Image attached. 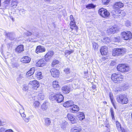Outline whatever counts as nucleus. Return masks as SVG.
Here are the masks:
<instances>
[{"label": "nucleus", "mask_w": 132, "mask_h": 132, "mask_svg": "<svg viewBox=\"0 0 132 132\" xmlns=\"http://www.w3.org/2000/svg\"><path fill=\"white\" fill-rule=\"evenodd\" d=\"M116 100L118 102L122 104H126L128 102V99L127 96L123 94L117 95Z\"/></svg>", "instance_id": "f257e3e1"}, {"label": "nucleus", "mask_w": 132, "mask_h": 132, "mask_svg": "<svg viewBox=\"0 0 132 132\" xmlns=\"http://www.w3.org/2000/svg\"><path fill=\"white\" fill-rule=\"evenodd\" d=\"M126 52V49L123 48H117L114 49L112 52L113 56H118L120 54H123Z\"/></svg>", "instance_id": "f03ea898"}, {"label": "nucleus", "mask_w": 132, "mask_h": 132, "mask_svg": "<svg viewBox=\"0 0 132 132\" xmlns=\"http://www.w3.org/2000/svg\"><path fill=\"white\" fill-rule=\"evenodd\" d=\"M117 68L118 71L123 72H127L130 69L128 66L124 64H119L117 66Z\"/></svg>", "instance_id": "7ed1b4c3"}, {"label": "nucleus", "mask_w": 132, "mask_h": 132, "mask_svg": "<svg viewBox=\"0 0 132 132\" xmlns=\"http://www.w3.org/2000/svg\"><path fill=\"white\" fill-rule=\"evenodd\" d=\"M123 78V77L120 74H117L116 73H114L112 75L111 79L114 81H117L116 82H119L122 80V79Z\"/></svg>", "instance_id": "20e7f679"}, {"label": "nucleus", "mask_w": 132, "mask_h": 132, "mask_svg": "<svg viewBox=\"0 0 132 132\" xmlns=\"http://www.w3.org/2000/svg\"><path fill=\"white\" fill-rule=\"evenodd\" d=\"M98 13L101 16L104 18H107L110 15V13L107 10L103 8L99 10Z\"/></svg>", "instance_id": "39448f33"}, {"label": "nucleus", "mask_w": 132, "mask_h": 132, "mask_svg": "<svg viewBox=\"0 0 132 132\" xmlns=\"http://www.w3.org/2000/svg\"><path fill=\"white\" fill-rule=\"evenodd\" d=\"M121 35L122 38L126 40L130 39L132 37V34L129 31H123Z\"/></svg>", "instance_id": "423d86ee"}, {"label": "nucleus", "mask_w": 132, "mask_h": 132, "mask_svg": "<svg viewBox=\"0 0 132 132\" xmlns=\"http://www.w3.org/2000/svg\"><path fill=\"white\" fill-rule=\"evenodd\" d=\"M46 62V59L43 58L40 59L36 64V65L37 67H42L45 66Z\"/></svg>", "instance_id": "0eeeda50"}, {"label": "nucleus", "mask_w": 132, "mask_h": 132, "mask_svg": "<svg viewBox=\"0 0 132 132\" xmlns=\"http://www.w3.org/2000/svg\"><path fill=\"white\" fill-rule=\"evenodd\" d=\"M28 84L34 89H37L39 85V82L36 80L30 81Z\"/></svg>", "instance_id": "6e6552de"}, {"label": "nucleus", "mask_w": 132, "mask_h": 132, "mask_svg": "<svg viewBox=\"0 0 132 132\" xmlns=\"http://www.w3.org/2000/svg\"><path fill=\"white\" fill-rule=\"evenodd\" d=\"M50 72L52 76L55 78H58L59 76L60 72L56 69H52L50 70Z\"/></svg>", "instance_id": "1a4fd4ad"}, {"label": "nucleus", "mask_w": 132, "mask_h": 132, "mask_svg": "<svg viewBox=\"0 0 132 132\" xmlns=\"http://www.w3.org/2000/svg\"><path fill=\"white\" fill-rule=\"evenodd\" d=\"M71 22L70 23V28L72 30H74L75 31L77 32L78 30V28L77 27L76 23L74 19L70 20Z\"/></svg>", "instance_id": "9d476101"}, {"label": "nucleus", "mask_w": 132, "mask_h": 132, "mask_svg": "<svg viewBox=\"0 0 132 132\" xmlns=\"http://www.w3.org/2000/svg\"><path fill=\"white\" fill-rule=\"evenodd\" d=\"M124 6L123 3L121 2H118L116 3L114 5L113 7L115 11L120 10H119L120 8Z\"/></svg>", "instance_id": "9b49d317"}, {"label": "nucleus", "mask_w": 132, "mask_h": 132, "mask_svg": "<svg viewBox=\"0 0 132 132\" xmlns=\"http://www.w3.org/2000/svg\"><path fill=\"white\" fill-rule=\"evenodd\" d=\"M67 117L69 120L70 121L72 124H74L76 122V120L75 117H73L72 114H68Z\"/></svg>", "instance_id": "f8f14e48"}, {"label": "nucleus", "mask_w": 132, "mask_h": 132, "mask_svg": "<svg viewBox=\"0 0 132 132\" xmlns=\"http://www.w3.org/2000/svg\"><path fill=\"white\" fill-rule=\"evenodd\" d=\"M45 49L44 47L40 46H39L37 47L35 52L37 53L38 54L39 53H42L45 52Z\"/></svg>", "instance_id": "ddd939ff"}, {"label": "nucleus", "mask_w": 132, "mask_h": 132, "mask_svg": "<svg viewBox=\"0 0 132 132\" xmlns=\"http://www.w3.org/2000/svg\"><path fill=\"white\" fill-rule=\"evenodd\" d=\"M56 101L58 103H61L63 100L64 97L61 94L57 93L56 96Z\"/></svg>", "instance_id": "4468645a"}, {"label": "nucleus", "mask_w": 132, "mask_h": 132, "mask_svg": "<svg viewBox=\"0 0 132 132\" xmlns=\"http://www.w3.org/2000/svg\"><path fill=\"white\" fill-rule=\"evenodd\" d=\"M63 92L64 93H68L70 92V88L69 86H65L62 88Z\"/></svg>", "instance_id": "2eb2a0df"}, {"label": "nucleus", "mask_w": 132, "mask_h": 132, "mask_svg": "<svg viewBox=\"0 0 132 132\" xmlns=\"http://www.w3.org/2000/svg\"><path fill=\"white\" fill-rule=\"evenodd\" d=\"M117 29V28L114 26H113L109 28L107 30V32L109 34H114Z\"/></svg>", "instance_id": "dca6fc26"}, {"label": "nucleus", "mask_w": 132, "mask_h": 132, "mask_svg": "<svg viewBox=\"0 0 132 132\" xmlns=\"http://www.w3.org/2000/svg\"><path fill=\"white\" fill-rule=\"evenodd\" d=\"M31 60L30 58L27 56H25L21 59V62L23 63H28L30 62Z\"/></svg>", "instance_id": "f3484780"}, {"label": "nucleus", "mask_w": 132, "mask_h": 132, "mask_svg": "<svg viewBox=\"0 0 132 132\" xmlns=\"http://www.w3.org/2000/svg\"><path fill=\"white\" fill-rule=\"evenodd\" d=\"M108 51V48L106 46L102 47L100 49V52L102 55H106Z\"/></svg>", "instance_id": "a211bd4d"}, {"label": "nucleus", "mask_w": 132, "mask_h": 132, "mask_svg": "<svg viewBox=\"0 0 132 132\" xmlns=\"http://www.w3.org/2000/svg\"><path fill=\"white\" fill-rule=\"evenodd\" d=\"M73 103L72 101H69L64 103L63 104V105L65 107H68L72 106L73 105Z\"/></svg>", "instance_id": "6ab92c4d"}, {"label": "nucleus", "mask_w": 132, "mask_h": 132, "mask_svg": "<svg viewBox=\"0 0 132 132\" xmlns=\"http://www.w3.org/2000/svg\"><path fill=\"white\" fill-rule=\"evenodd\" d=\"M15 51L18 53H20L24 51V47L22 45L18 46L15 49Z\"/></svg>", "instance_id": "aec40b11"}, {"label": "nucleus", "mask_w": 132, "mask_h": 132, "mask_svg": "<svg viewBox=\"0 0 132 132\" xmlns=\"http://www.w3.org/2000/svg\"><path fill=\"white\" fill-rule=\"evenodd\" d=\"M34 72V68H32L30 70L28 71L26 74V76L27 77H29L32 75Z\"/></svg>", "instance_id": "412c9836"}, {"label": "nucleus", "mask_w": 132, "mask_h": 132, "mask_svg": "<svg viewBox=\"0 0 132 132\" xmlns=\"http://www.w3.org/2000/svg\"><path fill=\"white\" fill-rule=\"evenodd\" d=\"M117 128L119 132H123L124 129L121 127L120 123L118 121L116 122Z\"/></svg>", "instance_id": "4be33fe9"}, {"label": "nucleus", "mask_w": 132, "mask_h": 132, "mask_svg": "<svg viewBox=\"0 0 132 132\" xmlns=\"http://www.w3.org/2000/svg\"><path fill=\"white\" fill-rule=\"evenodd\" d=\"M57 93H52L50 94L49 96V99L51 100H55L56 98V96H57Z\"/></svg>", "instance_id": "5701e85b"}, {"label": "nucleus", "mask_w": 132, "mask_h": 132, "mask_svg": "<svg viewBox=\"0 0 132 132\" xmlns=\"http://www.w3.org/2000/svg\"><path fill=\"white\" fill-rule=\"evenodd\" d=\"M109 96L111 100V102L114 107L116 109V106L115 105V102L114 100L113 96V94L111 93H110L109 94Z\"/></svg>", "instance_id": "b1692460"}, {"label": "nucleus", "mask_w": 132, "mask_h": 132, "mask_svg": "<svg viewBox=\"0 0 132 132\" xmlns=\"http://www.w3.org/2000/svg\"><path fill=\"white\" fill-rule=\"evenodd\" d=\"M54 54V52L53 51H50L46 54L45 56V58H50Z\"/></svg>", "instance_id": "393cba45"}, {"label": "nucleus", "mask_w": 132, "mask_h": 132, "mask_svg": "<svg viewBox=\"0 0 132 132\" xmlns=\"http://www.w3.org/2000/svg\"><path fill=\"white\" fill-rule=\"evenodd\" d=\"M72 108L71 110L72 111L71 112H76L79 110V107L78 106L75 105L73 104V105H72Z\"/></svg>", "instance_id": "a878e982"}, {"label": "nucleus", "mask_w": 132, "mask_h": 132, "mask_svg": "<svg viewBox=\"0 0 132 132\" xmlns=\"http://www.w3.org/2000/svg\"><path fill=\"white\" fill-rule=\"evenodd\" d=\"M115 14H120L119 15V16H124L125 15V13L123 11H121L120 10H117V11H115Z\"/></svg>", "instance_id": "bb28decb"}, {"label": "nucleus", "mask_w": 132, "mask_h": 132, "mask_svg": "<svg viewBox=\"0 0 132 132\" xmlns=\"http://www.w3.org/2000/svg\"><path fill=\"white\" fill-rule=\"evenodd\" d=\"M81 130V129L78 127H75L71 130V132H80Z\"/></svg>", "instance_id": "cd10ccee"}, {"label": "nucleus", "mask_w": 132, "mask_h": 132, "mask_svg": "<svg viewBox=\"0 0 132 132\" xmlns=\"http://www.w3.org/2000/svg\"><path fill=\"white\" fill-rule=\"evenodd\" d=\"M36 77L39 79H42L43 77V76L42 74V72H37L35 73Z\"/></svg>", "instance_id": "c85d7f7f"}, {"label": "nucleus", "mask_w": 132, "mask_h": 132, "mask_svg": "<svg viewBox=\"0 0 132 132\" xmlns=\"http://www.w3.org/2000/svg\"><path fill=\"white\" fill-rule=\"evenodd\" d=\"M18 3L17 1H12L11 6L13 9L17 7Z\"/></svg>", "instance_id": "c756f323"}, {"label": "nucleus", "mask_w": 132, "mask_h": 132, "mask_svg": "<svg viewBox=\"0 0 132 132\" xmlns=\"http://www.w3.org/2000/svg\"><path fill=\"white\" fill-rule=\"evenodd\" d=\"M53 86L54 88L60 87L58 82L57 81H54L53 82Z\"/></svg>", "instance_id": "7c9ffc66"}, {"label": "nucleus", "mask_w": 132, "mask_h": 132, "mask_svg": "<svg viewBox=\"0 0 132 132\" xmlns=\"http://www.w3.org/2000/svg\"><path fill=\"white\" fill-rule=\"evenodd\" d=\"M33 105L36 109H38L40 106V103L37 101H35L33 102Z\"/></svg>", "instance_id": "2f4dec72"}, {"label": "nucleus", "mask_w": 132, "mask_h": 132, "mask_svg": "<svg viewBox=\"0 0 132 132\" xmlns=\"http://www.w3.org/2000/svg\"><path fill=\"white\" fill-rule=\"evenodd\" d=\"M6 35L7 37H9L10 38H11V39H13L14 36V34L11 32L7 33L6 34Z\"/></svg>", "instance_id": "473e14b6"}, {"label": "nucleus", "mask_w": 132, "mask_h": 132, "mask_svg": "<svg viewBox=\"0 0 132 132\" xmlns=\"http://www.w3.org/2000/svg\"><path fill=\"white\" fill-rule=\"evenodd\" d=\"M111 41V40L108 37H106L104 38L103 40V42L106 44L110 42Z\"/></svg>", "instance_id": "72a5a7b5"}, {"label": "nucleus", "mask_w": 132, "mask_h": 132, "mask_svg": "<svg viewBox=\"0 0 132 132\" xmlns=\"http://www.w3.org/2000/svg\"><path fill=\"white\" fill-rule=\"evenodd\" d=\"M38 99L39 100H43L44 99V96L42 93H40L38 95Z\"/></svg>", "instance_id": "f704fd0d"}, {"label": "nucleus", "mask_w": 132, "mask_h": 132, "mask_svg": "<svg viewBox=\"0 0 132 132\" xmlns=\"http://www.w3.org/2000/svg\"><path fill=\"white\" fill-rule=\"evenodd\" d=\"M45 124L48 126L50 125L51 122L50 120L48 118H46L45 120Z\"/></svg>", "instance_id": "c9c22d12"}, {"label": "nucleus", "mask_w": 132, "mask_h": 132, "mask_svg": "<svg viewBox=\"0 0 132 132\" xmlns=\"http://www.w3.org/2000/svg\"><path fill=\"white\" fill-rule=\"evenodd\" d=\"M120 38V37H114L112 38L111 39V41L112 42H117L119 41Z\"/></svg>", "instance_id": "e433bc0d"}, {"label": "nucleus", "mask_w": 132, "mask_h": 132, "mask_svg": "<svg viewBox=\"0 0 132 132\" xmlns=\"http://www.w3.org/2000/svg\"><path fill=\"white\" fill-rule=\"evenodd\" d=\"M94 6L92 4H88L86 5V7L88 9H91L94 7Z\"/></svg>", "instance_id": "4c0bfd02"}, {"label": "nucleus", "mask_w": 132, "mask_h": 132, "mask_svg": "<svg viewBox=\"0 0 132 132\" xmlns=\"http://www.w3.org/2000/svg\"><path fill=\"white\" fill-rule=\"evenodd\" d=\"M73 51L72 50H67L65 51L64 54L65 55H69L73 53Z\"/></svg>", "instance_id": "58836bf2"}, {"label": "nucleus", "mask_w": 132, "mask_h": 132, "mask_svg": "<svg viewBox=\"0 0 132 132\" xmlns=\"http://www.w3.org/2000/svg\"><path fill=\"white\" fill-rule=\"evenodd\" d=\"M79 114L81 116L80 119L81 120H83L85 118V115L84 113L82 112H79Z\"/></svg>", "instance_id": "ea45409f"}, {"label": "nucleus", "mask_w": 132, "mask_h": 132, "mask_svg": "<svg viewBox=\"0 0 132 132\" xmlns=\"http://www.w3.org/2000/svg\"><path fill=\"white\" fill-rule=\"evenodd\" d=\"M92 44L93 48H94L95 50H97L98 47V44L95 42L93 43Z\"/></svg>", "instance_id": "a19ab883"}, {"label": "nucleus", "mask_w": 132, "mask_h": 132, "mask_svg": "<svg viewBox=\"0 0 132 132\" xmlns=\"http://www.w3.org/2000/svg\"><path fill=\"white\" fill-rule=\"evenodd\" d=\"M111 115L112 119H114V111L111 108L110 109Z\"/></svg>", "instance_id": "79ce46f5"}, {"label": "nucleus", "mask_w": 132, "mask_h": 132, "mask_svg": "<svg viewBox=\"0 0 132 132\" xmlns=\"http://www.w3.org/2000/svg\"><path fill=\"white\" fill-rule=\"evenodd\" d=\"M125 25L127 27H129L131 26V23L129 20H126L125 23Z\"/></svg>", "instance_id": "37998d69"}, {"label": "nucleus", "mask_w": 132, "mask_h": 132, "mask_svg": "<svg viewBox=\"0 0 132 132\" xmlns=\"http://www.w3.org/2000/svg\"><path fill=\"white\" fill-rule=\"evenodd\" d=\"M59 63V61L57 60H54L52 63V66L53 67L55 64H58Z\"/></svg>", "instance_id": "c03bdc74"}, {"label": "nucleus", "mask_w": 132, "mask_h": 132, "mask_svg": "<svg viewBox=\"0 0 132 132\" xmlns=\"http://www.w3.org/2000/svg\"><path fill=\"white\" fill-rule=\"evenodd\" d=\"M47 106H46V104L43 103L42 105V109L43 110H46L47 109Z\"/></svg>", "instance_id": "a18cd8bd"}, {"label": "nucleus", "mask_w": 132, "mask_h": 132, "mask_svg": "<svg viewBox=\"0 0 132 132\" xmlns=\"http://www.w3.org/2000/svg\"><path fill=\"white\" fill-rule=\"evenodd\" d=\"M70 69L68 68H67L64 70V71L67 74H68L70 72Z\"/></svg>", "instance_id": "49530a36"}, {"label": "nucleus", "mask_w": 132, "mask_h": 132, "mask_svg": "<svg viewBox=\"0 0 132 132\" xmlns=\"http://www.w3.org/2000/svg\"><path fill=\"white\" fill-rule=\"evenodd\" d=\"M21 109H20L19 110V112L20 114L24 112V110L23 106L21 105Z\"/></svg>", "instance_id": "de8ad7c7"}, {"label": "nucleus", "mask_w": 132, "mask_h": 132, "mask_svg": "<svg viewBox=\"0 0 132 132\" xmlns=\"http://www.w3.org/2000/svg\"><path fill=\"white\" fill-rule=\"evenodd\" d=\"M110 0H102V2L104 4H106L108 3Z\"/></svg>", "instance_id": "09e8293b"}, {"label": "nucleus", "mask_w": 132, "mask_h": 132, "mask_svg": "<svg viewBox=\"0 0 132 132\" xmlns=\"http://www.w3.org/2000/svg\"><path fill=\"white\" fill-rule=\"evenodd\" d=\"M30 118L29 117H28L27 118H25L24 119V121L26 122H28L30 120Z\"/></svg>", "instance_id": "8fccbe9b"}, {"label": "nucleus", "mask_w": 132, "mask_h": 132, "mask_svg": "<svg viewBox=\"0 0 132 132\" xmlns=\"http://www.w3.org/2000/svg\"><path fill=\"white\" fill-rule=\"evenodd\" d=\"M25 34L27 36H30L31 35V33L30 32H28V31H27V32H26L25 33Z\"/></svg>", "instance_id": "3c124183"}, {"label": "nucleus", "mask_w": 132, "mask_h": 132, "mask_svg": "<svg viewBox=\"0 0 132 132\" xmlns=\"http://www.w3.org/2000/svg\"><path fill=\"white\" fill-rule=\"evenodd\" d=\"M116 64V62L114 61H112L110 65L111 66L114 65Z\"/></svg>", "instance_id": "603ef678"}, {"label": "nucleus", "mask_w": 132, "mask_h": 132, "mask_svg": "<svg viewBox=\"0 0 132 132\" xmlns=\"http://www.w3.org/2000/svg\"><path fill=\"white\" fill-rule=\"evenodd\" d=\"M12 66L13 67H17L18 66V65L17 63H14L12 64Z\"/></svg>", "instance_id": "864d4df0"}, {"label": "nucleus", "mask_w": 132, "mask_h": 132, "mask_svg": "<svg viewBox=\"0 0 132 132\" xmlns=\"http://www.w3.org/2000/svg\"><path fill=\"white\" fill-rule=\"evenodd\" d=\"M4 3L6 4H8L9 3L10 0H4Z\"/></svg>", "instance_id": "5fc2aeb1"}, {"label": "nucleus", "mask_w": 132, "mask_h": 132, "mask_svg": "<svg viewBox=\"0 0 132 132\" xmlns=\"http://www.w3.org/2000/svg\"><path fill=\"white\" fill-rule=\"evenodd\" d=\"M60 111V110L59 109H56L54 110V112L56 113H59Z\"/></svg>", "instance_id": "6e6d98bb"}, {"label": "nucleus", "mask_w": 132, "mask_h": 132, "mask_svg": "<svg viewBox=\"0 0 132 132\" xmlns=\"http://www.w3.org/2000/svg\"><path fill=\"white\" fill-rule=\"evenodd\" d=\"M28 89V88L27 86H24L23 88V89L24 91H26Z\"/></svg>", "instance_id": "4d7b16f0"}, {"label": "nucleus", "mask_w": 132, "mask_h": 132, "mask_svg": "<svg viewBox=\"0 0 132 132\" xmlns=\"http://www.w3.org/2000/svg\"><path fill=\"white\" fill-rule=\"evenodd\" d=\"M22 117L25 118L26 117V115L24 114V112L20 114Z\"/></svg>", "instance_id": "13d9d810"}, {"label": "nucleus", "mask_w": 132, "mask_h": 132, "mask_svg": "<svg viewBox=\"0 0 132 132\" xmlns=\"http://www.w3.org/2000/svg\"><path fill=\"white\" fill-rule=\"evenodd\" d=\"M5 132H13V131L11 129L7 130Z\"/></svg>", "instance_id": "bf43d9fd"}, {"label": "nucleus", "mask_w": 132, "mask_h": 132, "mask_svg": "<svg viewBox=\"0 0 132 132\" xmlns=\"http://www.w3.org/2000/svg\"><path fill=\"white\" fill-rule=\"evenodd\" d=\"M121 89L120 88H117L115 90V92H118V91H120Z\"/></svg>", "instance_id": "052dcab7"}, {"label": "nucleus", "mask_w": 132, "mask_h": 132, "mask_svg": "<svg viewBox=\"0 0 132 132\" xmlns=\"http://www.w3.org/2000/svg\"><path fill=\"white\" fill-rule=\"evenodd\" d=\"M70 20H72L73 19H74L73 16L72 15H71L70 16Z\"/></svg>", "instance_id": "680f3d73"}, {"label": "nucleus", "mask_w": 132, "mask_h": 132, "mask_svg": "<svg viewBox=\"0 0 132 132\" xmlns=\"http://www.w3.org/2000/svg\"><path fill=\"white\" fill-rule=\"evenodd\" d=\"M4 130L3 128H1L0 129V132H2V131Z\"/></svg>", "instance_id": "e2e57ef3"}, {"label": "nucleus", "mask_w": 132, "mask_h": 132, "mask_svg": "<svg viewBox=\"0 0 132 132\" xmlns=\"http://www.w3.org/2000/svg\"><path fill=\"white\" fill-rule=\"evenodd\" d=\"M35 35L36 37L37 36H38V34H36L34 35Z\"/></svg>", "instance_id": "0e129e2a"}, {"label": "nucleus", "mask_w": 132, "mask_h": 132, "mask_svg": "<svg viewBox=\"0 0 132 132\" xmlns=\"http://www.w3.org/2000/svg\"><path fill=\"white\" fill-rule=\"evenodd\" d=\"M106 127H107V128H109V126H106Z\"/></svg>", "instance_id": "69168bd1"}, {"label": "nucleus", "mask_w": 132, "mask_h": 132, "mask_svg": "<svg viewBox=\"0 0 132 132\" xmlns=\"http://www.w3.org/2000/svg\"><path fill=\"white\" fill-rule=\"evenodd\" d=\"M123 132H126L125 131V130H124V129H123Z\"/></svg>", "instance_id": "338daca9"}, {"label": "nucleus", "mask_w": 132, "mask_h": 132, "mask_svg": "<svg viewBox=\"0 0 132 132\" xmlns=\"http://www.w3.org/2000/svg\"><path fill=\"white\" fill-rule=\"evenodd\" d=\"M12 20L13 21H14V19L13 18H12Z\"/></svg>", "instance_id": "774afa93"}]
</instances>
